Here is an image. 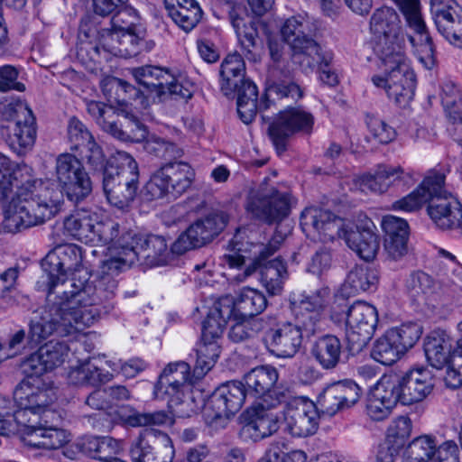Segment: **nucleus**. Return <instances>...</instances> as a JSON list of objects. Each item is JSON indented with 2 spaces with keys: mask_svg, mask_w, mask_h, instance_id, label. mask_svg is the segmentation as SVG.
I'll use <instances>...</instances> for the list:
<instances>
[{
  "mask_svg": "<svg viewBox=\"0 0 462 462\" xmlns=\"http://www.w3.org/2000/svg\"><path fill=\"white\" fill-rule=\"evenodd\" d=\"M102 290V286L88 279L77 283L72 277L69 286L57 291L54 299H50L34 313L30 339L40 342L53 334L66 337L91 326L101 315L108 314L114 309V300Z\"/></svg>",
  "mask_w": 462,
  "mask_h": 462,
  "instance_id": "nucleus-1",
  "label": "nucleus"
},
{
  "mask_svg": "<svg viewBox=\"0 0 462 462\" xmlns=\"http://www.w3.org/2000/svg\"><path fill=\"white\" fill-rule=\"evenodd\" d=\"M6 211L4 226L7 232L17 233L43 224L59 209V192L42 180L32 178L17 187Z\"/></svg>",
  "mask_w": 462,
  "mask_h": 462,
  "instance_id": "nucleus-2",
  "label": "nucleus"
},
{
  "mask_svg": "<svg viewBox=\"0 0 462 462\" xmlns=\"http://www.w3.org/2000/svg\"><path fill=\"white\" fill-rule=\"evenodd\" d=\"M337 220L332 212L316 208H306L300 215V226L305 232L317 233L320 240L328 241L340 230L350 249L365 261L373 260L379 250V241L372 228L354 223L340 228Z\"/></svg>",
  "mask_w": 462,
  "mask_h": 462,
  "instance_id": "nucleus-3",
  "label": "nucleus"
},
{
  "mask_svg": "<svg viewBox=\"0 0 462 462\" xmlns=\"http://www.w3.org/2000/svg\"><path fill=\"white\" fill-rule=\"evenodd\" d=\"M118 257L105 262V268L110 272H118L122 266H131L141 262L147 266L164 265L169 261L171 248L169 250L164 236L155 234H133L128 232L116 242Z\"/></svg>",
  "mask_w": 462,
  "mask_h": 462,
  "instance_id": "nucleus-4",
  "label": "nucleus"
},
{
  "mask_svg": "<svg viewBox=\"0 0 462 462\" xmlns=\"http://www.w3.org/2000/svg\"><path fill=\"white\" fill-rule=\"evenodd\" d=\"M87 111L103 132L118 141L142 143L148 135L146 125L125 108L90 100Z\"/></svg>",
  "mask_w": 462,
  "mask_h": 462,
  "instance_id": "nucleus-5",
  "label": "nucleus"
},
{
  "mask_svg": "<svg viewBox=\"0 0 462 462\" xmlns=\"http://www.w3.org/2000/svg\"><path fill=\"white\" fill-rule=\"evenodd\" d=\"M137 162L125 152H118L103 177V189L107 200L124 208L134 199L138 189Z\"/></svg>",
  "mask_w": 462,
  "mask_h": 462,
  "instance_id": "nucleus-6",
  "label": "nucleus"
},
{
  "mask_svg": "<svg viewBox=\"0 0 462 462\" xmlns=\"http://www.w3.org/2000/svg\"><path fill=\"white\" fill-rule=\"evenodd\" d=\"M314 25L309 18L295 15L288 18L281 33L291 51V60L303 72L312 70L320 60L321 47L314 39Z\"/></svg>",
  "mask_w": 462,
  "mask_h": 462,
  "instance_id": "nucleus-7",
  "label": "nucleus"
},
{
  "mask_svg": "<svg viewBox=\"0 0 462 462\" xmlns=\"http://www.w3.org/2000/svg\"><path fill=\"white\" fill-rule=\"evenodd\" d=\"M424 353L428 363L436 369L447 365L444 382L447 387L462 386V337L452 349V339L444 330L432 331L424 340Z\"/></svg>",
  "mask_w": 462,
  "mask_h": 462,
  "instance_id": "nucleus-8",
  "label": "nucleus"
},
{
  "mask_svg": "<svg viewBox=\"0 0 462 462\" xmlns=\"http://www.w3.org/2000/svg\"><path fill=\"white\" fill-rule=\"evenodd\" d=\"M81 265V249L73 244L59 245L46 254L42 260V268L48 277L47 302L57 296V291L69 286V276L79 272Z\"/></svg>",
  "mask_w": 462,
  "mask_h": 462,
  "instance_id": "nucleus-9",
  "label": "nucleus"
},
{
  "mask_svg": "<svg viewBox=\"0 0 462 462\" xmlns=\"http://www.w3.org/2000/svg\"><path fill=\"white\" fill-rule=\"evenodd\" d=\"M189 365L186 362L169 364L161 374L154 386V394L157 398L168 395V408L173 416L180 418L189 417L194 411V405L190 401L183 399V387L189 380Z\"/></svg>",
  "mask_w": 462,
  "mask_h": 462,
  "instance_id": "nucleus-10",
  "label": "nucleus"
},
{
  "mask_svg": "<svg viewBox=\"0 0 462 462\" xmlns=\"http://www.w3.org/2000/svg\"><path fill=\"white\" fill-rule=\"evenodd\" d=\"M378 322L375 307L356 301L346 311V349L351 356L361 353L372 339Z\"/></svg>",
  "mask_w": 462,
  "mask_h": 462,
  "instance_id": "nucleus-11",
  "label": "nucleus"
},
{
  "mask_svg": "<svg viewBox=\"0 0 462 462\" xmlns=\"http://www.w3.org/2000/svg\"><path fill=\"white\" fill-rule=\"evenodd\" d=\"M55 175L61 192L75 205L84 201L92 192V181L82 162L71 153L57 157Z\"/></svg>",
  "mask_w": 462,
  "mask_h": 462,
  "instance_id": "nucleus-12",
  "label": "nucleus"
},
{
  "mask_svg": "<svg viewBox=\"0 0 462 462\" xmlns=\"http://www.w3.org/2000/svg\"><path fill=\"white\" fill-rule=\"evenodd\" d=\"M269 52L273 67L269 70L268 85L266 87L265 100L262 102V107L270 108L274 96L279 98H291L298 101L303 97V89L292 80L293 72L287 67L282 66L283 55V44L278 40L270 39L268 42Z\"/></svg>",
  "mask_w": 462,
  "mask_h": 462,
  "instance_id": "nucleus-13",
  "label": "nucleus"
},
{
  "mask_svg": "<svg viewBox=\"0 0 462 462\" xmlns=\"http://www.w3.org/2000/svg\"><path fill=\"white\" fill-rule=\"evenodd\" d=\"M315 118L302 106H288L280 111L269 125L268 133L279 154L287 150V144L294 134L310 135L312 133Z\"/></svg>",
  "mask_w": 462,
  "mask_h": 462,
  "instance_id": "nucleus-14",
  "label": "nucleus"
},
{
  "mask_svg": "<svg viewBox=\"0 0 462 462\" xmlns=\"http://www.w3.org/2000/svg\"><path fill=\"white\" fill-rule=\"evenodd\" d=\"M228 219L223 211H214L197 219L171 245L172 254L180 255L208 245L224 230Z\"/></svg>",
  "mask_w": 462,
  "mask_h": 462,
  "instance_id": "nucleus-15",
  "label": "nucleus"
},
{
  "mask_svg": "<svg viewBox=\"0 0 462 462\" xmlns=\"http://www.w3.org/2000/svg\"><path fill=\"white\" fill-rule=\"evenodd\" d=\"M291 195L263 182L258 190L249 198L247 209L256 218L267 223H279L291 212Z\"/></svg>",
  "mask_w": 462,
  "mask_h": 462,
  "instance_id": "nucleus-16",
  "label": "nucleus"
},
{
  "mask_svg": "<svg viewBox=\"0 0 462 462\" xmlns=\"http://www.w3.org/2000/svg\"><path fill=\"white\" fill-rule=\"evenodd\" d=\"M247 394L240 381L226 382L218 386L208 397L204 406V416L209 424L228 420L243 407Z\"/></svg>",
  "mask_w": 462,
  "mask_h": 462,
  "instance_id": "nucleus-17",
  "label": "nucleus"
},
{
  "mask_svg": "<svg viewBox=\"0 0 462 462\" xmlns=\"http://www.w3.org/2000/svg\"><path fill=\"white\" fill-rule=\"evenodd\" d=\"M174 447L168 434L146 429L130 448L133 462H172Z\"/></svg>",
  "mask_w": 462,
  "mask_h": 462,
  "instance_id": "nucleus-18",
  "label": "nucleus"
},
{
  "mask_svg": "<svg viewBox=\"0 0 462 462\" xmlns=\"http://www.w3.org/2000/svg\"><path fill=\"white\" fill-rule=\"evenodd\" d=\"M25 375L14 391V399L20 407L17 411H23V415L26 411L40 412L56 400L54 388L41 376Z\"/></svg>",
  "mask_w": 462,
  "mask_h": 462,
  "instance_id": "nucleus-19",
  "label": "nucleus"
},
{
  "mask_svg": "<svg viewBox=\"0 0 462 462\" xmlns=\"http://www.w3.org/2000/svg\"><path fill=\"white\" fill-rule=\"evenodd\" d=\"M372 82L385 90L387 97L401 106L406 107L412 100L416 87V76L410 66L384 72V76L374 75Z\"/></svg>",
  "mask_w": 462,
  "mask_h": 462,
  "instance_id": "nucleus-20",
  "label": "nucleus"
},
{
  "mask_svg": "<svg viewBox=\"0 0 462 462\" xmlns=\"http://www.w3.org/2000/svg\"><path fill=\"white\" fill-rule=\"evenodd\" d=\"M302 339L299 328L287 321L269 328L262 340L271 355L279 358H292L300 351Z\"/></svg>",
  "mask_w": 462,
  "mask_h": 462,
  "instance_id": "nucleus-21",
  "label": "nucleus"
},
{
  "mask_svg": "<svg viewBox=\"0 0 462 462\" xmlns=\"http://www.w3.org/2000/svg\"><path fill=\"white\" fill-rule=\"evenodd\" d=\"M404 453L412 462H459L458 448L454 441H445L437 447L435 439L428 435L412 439Z\"/></svg>",
  "mask_w": 462,
  "mask_h": 462,
  "instance_id": "nucleus-22",
  "label": "nucleus"
},
{
  "mask_svg": "<svg viewBox=\"0 0 462 462\" xmlns=\"http://www.w3.org/2000/svg\"><path fill=\"white\" fill-rule=\"evenodd\" d=\"M361 388L352 380L338 381L328 385L319 394L317 404L329 416L348 409L360 399Z\"/></svg>",
  "mask_w": 462,
  "mask_h": 462,
  "instance_id": "nucleus-23",
  "label": "nucleus"
},
{
  "mask_svg": "<svg viewBox=\"0 0 462 462\" xmlns=\"http://www.w3.org/2000/svg\"><path fill=\"white\" fill-rule=\"evenodd\" d=\"M427 212L433 223L440 229L457 228L462 222V204L452 196L443 195V187L431 194Z\"/></svg>",
  "mask_w": 462,
  "mask_h": 462,
  "instance_id": "nucleus-24",
  "label": "nucleus"
},
{
  "mask_svg": "<svg viewBox=\"0 0 462 462\" xmlns=\"http://www.w3.org/2000/svg\"><path fill=\"white\" fill-rule=\"evenodd\" d=\"M268 257H261L260 254L246 266L243 274L237 276V281L242 282L254 273L260 272L261 282L270 295L279 294L282 290L284 279L287 277L285 263L275 258L266 261Z\"/></svg>",
  "mask_w": 462,
  "mask_h": 462,
  "instance_id": "nucleus-25",
  "label": "nucleus"
},
{
  "mask_svg": "<svg viewBox=\"0 0 462 462\" xmlns=\"http://www.w3.org/2000/svg\"><path fill=\"white\" fill-rule=\"evenodd\" d=\"M67 355L68 346L66 344L50 341L23 362V372L24 374L42 376L61 365Z\"/></svg>",
  "mask_w": 462,
  "mask_h": 462,
  "instance_id": "nucleus-26",
  "label": "nucleus"
},
{
  "mask_svg": "<svg viewBox=\"0 0 462 462\" xmlns=\"http://www.w3.org/2000/svg\"><path fill=\"white\" fill-rule=\"evenodd\" d=\"M279 379V373L274 366L266 365L251 369L244 375V385L248 397L264 398L272 396L273 393L277 396V402H287L284 393L278 392L274 388Z\"/></svg>",
  "mask_w": 462,
  "mask_h": 462,
  "instance_id": "nucleus-27",
  "label": "nucleus"
},
{
  "mask_svg": "<svg viewBox=\"0 0 462 462\" xmlns=\"http://www.w3.org/2000/svg\"><path fill=\"white\" fill-rule=\"evenodd\" d=\"M241 418L244 422L242 433L253 441L261 440L279 430L278 419L262 404L245 411Z\"/></svg>",
  "mask_w": 462,
  "mask_h": 462,
  "instance_id": "nucleus-28",
  "label": "nucleus"
},
{
  "mask_svg": "<svg viewBox=\"0 0 462 462\" xmlns=\"http://www.w3.org/2000/svg\"><path fill=\"white\" fill-rule=\"evenodd\" d=\"M371 47L374 53L381 61L384 72L396 69H405L410 66L404 52V39L402 34L393 37L371 38Z\"/></svg>",
  "mask_w": 462,
  "mask_h": 462,
  "instance_id": "nucleus-29",
  "label": "nucleus"
},
{
  "mask_svg": "<svg viewBox=\"0 0 462 462\" xmlns=\"http://www.w3.org/2000/svg\"><path fill=\"white\" fill-rule=\"evenodd\" d=\"M445 175L439 172L429 174L421 184L411 193L395 201L393 208L405 212H414L421 208L426 202L429 203L431 194H436L444 187Z\"/></svg>",
  "mask_w": 462,
  "mask_h": 462,
  "instance_id": "nucleus-30",
  "label": "nucleus"
},
{
  "mask_svg": "<svg viewBox=\"0 0 462 462\" xmlns=\"http://www.w3.org/2000/svg\"><path fill=\"white\" fill-rule=\"evenodd\" d=\"M404 405L423 401L433 390L434 379L426 368H415L400 377Z\"/></svg>",
  "mask_w": 462,
  "mask_h": 462,
  "instance_id": "nucleus-31",
  "label": "nucleus"
},
{
  "mask_svg": "<svg viewBox=\"0 0 462 462\" xmlns=\"http://www.w3.org/2000/svg\"><path fill=\"white\" fill-rule=\"evenodd\" d=\"M221 300L224 304H230L233 315L239 319H249L261 314L268 304L267 299L262 291L250 287L243 288L235 300L226 297Z\"/></svg>",
  "mask_w": 462,
  "mask_h": 462,
  "instance_id": "nucleus-32",
  "label": "nucleus"
},
{
  "mask_svg": "<svg viewBox=\"0 0 462 462\" xmlns=\"http://www.w3.org/2000/svg\"><path fill=\"white\" fill-rule=\"evenodd\" d=\"M288 432L297 438H306L316 433L319 428V413L314 403L289 409L285 414Z\"/></svg>",
  "mask_w": 462,
  "mask_h": 462,
  "instance_id": "nucleus-33",
  "label": "nucleus"
},
{
  "mask_svg": "<svg viewBox=\"0 0 462 462\" xmlns=\"http://www.w3.org/2000/svg\"><path fill=\"white\" fill-rule=\"evenodd\" d=\"M168 15L185 32L194 29L203 12L196 0H163Z\"/></svg>",
  "mask_w": 462,
  "mask_h": 462,
  "instance_id": "nucleus-34",
  "label": "nucleus"
},
{
  "mask_svg": "<svg viewBox=\"0 0 462 462\" xmlns=\"http://www.w3.org/2000/svg\"><path fill=\"white\" fill-rule=\"evenodd\" d=\"M343 353V344L338 337L326 334L316 338L310 354L325 370H333L339 365Z\"/></svg>",
  "mask_w": 462,
  "mask_h": 462,
  "instance_id": "nucleus-35",
  "label": "nucleus"
},
{
  "mask_svg": "<svg viewBox=\"0 0 462 462\" xmlns=\"http://www.w3.org/2000/svg\"><path fill=\"white\" fill-rule=\"evenodd\" d=\"M234 93L237 95V113L240 119L246 125L250 124L255 117L258 110H267L262 107L263 100H265V95L262 97L261 102L257 105L258 90L254 82L245 78L239 81L237 88H234Z\"/></svg>",
  "mask_w": 462,
  "mask_h": 462,
  "instance_id": "nucleus-36",
  "label": "nucleus"
},
{
  "mask_svg": "<svg viewBox=\"0 0 462 462\" xmlns=\"http://www.w3.org/2000/svg\"><path fill=\"white\" fill-rule=\"evenodd\" d=\"M32 169L26 164H14L0 153V201L8 198L14 188L21 187L31 180Z\"/></svg>",
  "mask_w": 462,
  "mask_h": 462,
  "instance_id": "nucleus-37",
  "label": "nucleus"
},
{
  "mask_svg": "<svg viewBox=\"0 0 462 462\" xmlns=\"http://www.w3.org/2000/svg\"><path fill=\"white\" fill-rule=\"evenodd\" d=\"M103 91L109 101H114L121 106L135 103L141 106L147 104L143 90L118 78L108 79L103 86Z\"/></svg>",
  "mask_w": 462,
  "mask_h": 462,
  "instance_id": "nucleus-38",
  "label": "nucleus"
},
{
  "mask_svg": "<svg viewBox=\"0 0 462 462\" xmlns=\"http://www.w3.org/2000/svg\"><path fill=\"white\" fill-rule=\"evenodd\" d=\"M403 14L410 28L420 35V41L423 48L422 51L428 56L434 52V46L431 37L429 35L424 20L420 13V5L419 0H393Z\"/></svg>",
  "mask_w": 462,
  "mask_h": 462,
  "instance_id": "nucleus-39",
  "label": "nucleus"
},
{
  "mask_svg": "<svg viewBox=\"0 0 462 462\" xmlns=\"http://www.w3.org/2000/svg\"><path fill=\"white\" fill-rule=\"evenodd\" d=\"M161 169L171 195H181L190 188L195 172L189 163L175 160L162 165Z\"/></svg>",
  "mask_w": 462,
  "mask_h": 462,
  "instance_id": "nucleus-40",
  "label": "nucleus"
},
{
  "mask_svg": "<svg viewBox=\"0 0 462 462\" xmlns=\"http://www.w3.org/2000/svg\"><path fill=\"white\" fill-rule=\"evenodd\" d=\"M96 215L81 208L65 218L64 229L76 239L87 244L96 241Z\"/></svg>",
  "mask_w": 462,
  "mask_h": 462,
  "instance_id": "nucleus-41",
  "label": "nucleus"
},
{
  "mask_svg": "<svg viewBox=\"0 0 462 462\" xmlns=\"http://www.w3.org/2000/svg\"><path fill=\"white\" fill-rule=\"evenodd\" d=\"M245 63L238 52L228 54L221 63L220 89L225 96H230L234 88H237L239 81L245 79Z\"/></svg>",
  "mask_w": 462,
  "mask_h": 462,
  "instance_id": "nucleus-42",
  "label": "nucleus"
},
{
  "mask_svg": "<svg viewBox=\"0 0 462 462\" xmlns=\"http://www.w3.org/2000/svg\"><path fill=\"white\" fill-rule=\"evenodd\" d=\"M113 413L118 421L131 427L162 425L170 420L168 414L163 411L139 412L128 405H117Z\"/></svg>",
  "mask_w": 462,
  "mask_h": 462,
  "instance_id": "nucleus-43",
  "label": "nucleus"
},
{
  "mask_svg": "<svg viewBox=\"0 0 462 462\" xmlns=\"http://www.w3.org/2000/svg\"><path fill=\"white\" fill-rule=\"evenodd\" d=\"M379 273L375 268L365 264L353 267L345 281L344 289L348 294L373 291L376 289Z\"/></svg>",
  "mask_w": 462,
  "mask_h": 462,
  "instance_id": "nucleus-44",
  "label": "nucleus"
},
{
  "mask_svg": "<svg viewBox=\"0 0 462 462\" xmlns=\"http://www.w3.org/2000/svg\"><path fill=\"white\" fill-rule=\"evenodd\" d=\"M77 448L86 456L105 461L119 451V443L112 437L88 436L80 439L76 443Z\"/></svg>",
  "mask_w": 462,
  "mask_h": 462,
  "instance_id": "nucleus-45",
  "label": "nucleus"
},
{
  "mask_svg": "<svg viewBox=\"0 0 462 462\" xmlns=\"http://www.w3.org/2000/svg\"><path fill=\"white\" fill-rule=\"evenodd\" d=\"M372 38L393 37L402 34L400 19L394 9L383 6L376 9L370 18Z\"/></svg>",
  "mask_w": 462,
  "mask_h": 462,
  "instance_id": "nucleus-46",
  "label": "nucleus"
},
{
  "mask_svg": "<svg viewBox=\"0 0 462 462\" xmlns=\"http://www.w3.org/2000/svg\"><path fill=\"white\" fill-rule=\"evenodd\" d=\"M132 75L140 86L153 93L158 99L163 86L172 79V74L168 69L149 65L134 68Z\"/></svg>",
  "mask_w": 462,
  "mask_h": 462,
  "instance_id": "nucleus-47",
  "label": "nucleus"
},
{
  "mask_svg": "<svg viewBox=\"0 0 462 462\" xmlns=\"http://www.w3.org/2000/svg\"><path fill=\"white\" fill-rule=\"evenodd\" d=\"M233 310L230 304H224L221 299L215 304V308L202 323V340H218L229 319H232Z\"/></svg>",
  "mask_w": 462,
  "mask_h": 462,
  "instance_id": "nucleus-48",
  "label": "nucleus"
},
{
  "mask_svg": "<svg viewBox=\"0 0 462 462\" xmlns=\"http://www.w3.org/2000/svg\"><path fill=\"white\" fill-rule=\"evenodd\" d=\"M35 125V121L14 125L13 133L9 134L6 142L18 155H24L32 149L36 139Z\"/></svg>",
  "mask_w": 462,
  "mask_h": 462,
  "instance_id": "nucleus-49",
  "label": "nucleus"
},
{
  "mask_svg": "<svg viewBox=\"0 0 462 462\" xmlns=\"http://www.w3.org/2000/svg\"><path fill=\"white\" fill-rule=\"evenodd\" d=\"M220 352V346L217 340L200 338L196 348V363L193 370L197 379L202 378L215 365Z\"/></svg>",
  "mask_w": 462,
  "mask_h": 462,
  "instance_id": "nucleus-50",
  "label": "nucleus"
},
{
  "mask_svg": "<svg viewBox=\"0 0 462 462\" xmlns=\"http://www.w3.org/2000/svg\"><path fill=\"white\" fill-rule=\"evenodd\" d=\"M439 32L450 43L461 46L462 44V12L452 11L443 14H437L434 21Z\"/></svg>",
  "mask_w": 462,
  "mask_h": 462,
  "instance_id": "nucleus-51",
  "label": "nucleus"
},
{
  "mask_svg": "<svg viewBox=\"0 0 462 462\" xmlns=\"http://www.w3.org/2000/svg\"><path fill=\"white\" fill-rule=\"evenodd\" d=\"M403 354L388 330L375 340L371 351L372 358L384 365H392Z\"/></svg>",
  "mask_w": 462,
  "mask_h": 462,
  "instance_id": "nucleus-52",
  "label": "nucleus"
},
{
  "mask_svg": "<svg viewBox=\"0 0 462 462\" xmlns=\"http://www.w3.org/2000/svg\"><path fill=\"white\" fill-rule=\"evenodd\" d=\"M329 294L330 290L328 287H321L309 294L305 292L293 293L290 298V302L292 306L298 307V309L302 310L315 311L322 315Z\"/></svg>",
  "mask_w": 462,
  "mask_h": 462,
  "instance_id": "nucleus-53",
  "label": "nucleus"
},
{
  "mask_svg": "<svg viewBox=\"0 0 462 462\" xmlns=\"http://www.w3.org/2000/svg\"><path fill=\"white\" fill-rule=\"evenodd\" d=\"M435 289L434 279L422 271H415L406 280V290L415 301H423Z\"/></svg>",
  "mask_w": 462,
  "mask_h": 462,
  "instance_id": "nucleus-54",
  "label": "nucleus"
},
{
  "mask_svg": "<svg viewBox=\"0 0 462 462\" xmlns=\"http://www.w3.org/2000/svg\"><path fill=\"white\" fill-rule=\"evenodd\" d=\"M142 143L143 150L148 154L168 160L169 162H173L183 154V151L175 143L158 136L146 137Z\"/></svg>",
  "mask_w": 462,
  "mask_h": 462,
  "instance_id": "nucleus-55",
  "label": "nucleus"
},
{
  "mask_svg": "<svg viewBox=\"0 0 462 462\" xmlns=\"http://www.w3.org/2000/svg\"><path fill=\"white\" fill-rule=\"evenodd\" d=\"M372 391L378 396L383 402L393 408L398 402L404 405L402 398V387L400 377H390L381 380Z\"/></svg>",
  "mask_w": 462,
  "mask_h": 462,
  "instance_id": "nucleus-56",
  "label": "nucleus"
},
{
  "mask_svg": "<svg viewBox=\"0 0 462 462\" xmlns=\"http://www.w3.org/2000/svg\"><path fill=\"white\" fill-rule=\"evenodd\" d=\"M142 26L137 11L129 6L118 8L111 19V36L119 37V34Z\"/></svg>",
  "mask_w": 462,
  "mask_h": 462,
  "instance_id": "nucleus-57",
  "label": "nucleus"
},
{
  "mask_svg": "<svg viewBox=\"0 0 462 462\" xmlns=\"http://www.w3.org/2000/svg\"><path fill=\"white\" fill-rule=\"evenodd\" d=\"M404 353L420 338L422 327L416 322H407L388 330Z\"/></svg>",
  "mask_w": 462,
  "mask_h": 462,
  "instance_id": "nucleus-58",
  "label": "nucleus"
},
{
  "mask_svg": "<svg viewBox=\"0 0 462 462\" xmlns=\"http://www.w3.org/2000/svg\"><path fill=\"white\" fill-rule=\"evenodd\" d=\"M164 88L160 91L159 101L164 102L168 99H184L188 100L192 97L194 93V85L182 77L176 78L172 75V79L169 84H165Z\"/></svg>",
  "mask_w": 462,
  "mask_h": 462,
  "instance_id": "nucleus-59",
  "label": "nucleus"
},
{
  "mask_svg": "<svg viewBox=\"0 0 462 462\" xmlns=\"http://www.w3.org/2000/svg\"><path fill=\"white\" fill-rule=\"evenodd\" d=\"M0 113L3 120L13 122L14 125L35 121L32 111L26 103L21 100L2 104Z\"/></svg>",
  "mask_w": 462,
  "mask_h": 462,
  "instance_id": "nucleus-60",
  "label": "nucleus"
},
{
  "mask_svg": "<svg viewBox=\"0 0 462 462\" xmlns=\"http://www.w3.org/2000/svg\"><path fill=\"white\" fill-rule=\"evenodd\" d=\"M236 323L228 332L229 339L234 343L247 342L256 337L260 329V324L254 319H239L233 315Z\"/></svg>",
  "mask_w": 462,
  "mask_h": 462,
  "instance_id": "nucleus-61",
  "label": "nucleus"
},
{
  "mask_svg": "<svg viewBox=\"0 0 462 462\" xmlns=\"http://www.w3.org/2000/svg\"><path fill=\"white\" fill-rule=\"evenodd\" d=\"M167 182L161 167L156 170L150 177L141 191L143 199L146 201H152L164 198L171 194Z\"/></svg>",
  "mask_w": 462,
  "mask_h": 462,
  "instance_id": "nucleus-62",
  "label": "nucleus"
},
{
  "mask_svg": "<svg viewBox=\"0 0 462 462\" xmlns=\"http://www.w3.org/2000/svg\"><path fill=\"white\" fill-rule=\"evenodd\" d=\"M411 420L407 416L396 418L388 427L385 439L395 447L403 448L411 432Z\"/></svg>",
  "mask_w": 462,
  "mask_h": 462,
  "instance_id": "nucleus-63",
  "label": "nucleus"
},
{
  "mask_svg": "<svg viewBox=\"0 0 462 462\" xmlns=\"http://www.w3.org/2000/svg\"><path fill=\"white\" fill-rule=\"evenodd\" d=\"M68 137L73 151L87 147L95 142L94 136L88 127L76 117H71L69 121Z\"/></svg>",
  "mask_w": 462,
  "mask_h": 462,
  "instance_id": "nucleus-64",
  "label": "nucleus"
}]
</instances>
